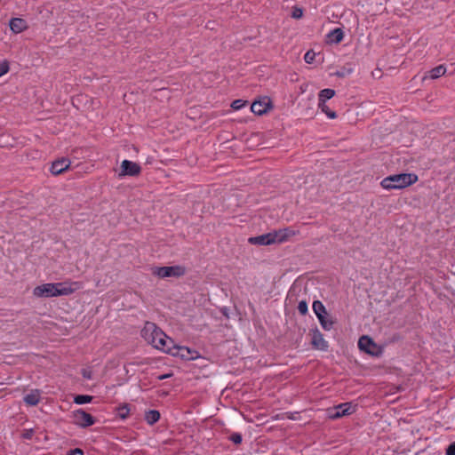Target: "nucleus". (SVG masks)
Listing matches in <instances>:
<instances>
[{"mask_svg": "<svg viewBox=\"0 0 455 455\" xmlns=\"http://www.w3.org/2000/svg\"><path fill=\"white\" fill-rule=\"evenodd\" d=\"M141 333L145 340L156 349L173 355L180 354L186 360H194L198 357L196 351H191L186 347H176L173 340L153 323L148 322Z\"/></svg>", "mask_w": 455, "mask_h": 455, "instance_id": "obj_1", "label": "nucleus"}, {"mask_svg": "<svg viewBox=\"0 0 455 455\" xmlns=\"http://www.w3.org/2000/svg\"><path fill=\"white\" fill-rule=\"evenodd\" d=\"M293 235L294 232L291 229L283 228L261 235L250 237L248 241L251 244L269 245L276 243H283Z\"/></svg>", "mask_w": 455, "mask_h": 455, "instance_id": "obj_2", "label": "nucleus"}, {"mask_svg": "<svg viewBox=\"0 0 455 455\" xmlns=\"http://www.w3.org/2000/svg\"><path fill=\"white\" fill-rule=\"evenodd\" d=\"M418 181V176L415 173H399L386 177L381 181L383 188L401 189L409 187Z\"/></svg>", "mask_w": 455, "mask_h": 455, "instance_id": "obj_3", "label": "nucleus"}, {"mask_svg": "<svg viewBox=\"0 0 455 455\" xmlns=\"http://www.w3.org/2000/svg\"><path fill=\"white\" fill-rule=\"evenodd\" d=\"M73 290L70 287L64 286L61 283H48L36 286L34 291V296L37 298H51L71 294Z\"/></svg>", "mask_w": 455, "mask_h": 455, "instance_id": "obj_4", "label": "nucleus"}, {"mask_svg": "<svg viewBox=\"0 0 455 455\" xmlns=\"http://www.w3.org/2000/svg\"><path fill=\"white\" fill-rule=\"evenodd\" d=\"M153 275L161 278L180 277L185 275L186 268L182 266L156 267L153 268Z\"/></svg>", "mask_w": 455, "mask_h": 455, "instance_id": "obj_5", "label": "nucleus"}, {"mask_svg": "<svg viewBox=\"0 0 455 455\" xmlns=\"http://www.w3.org/2000/svg\"><path fill=\"white\" fill-rule=\"evenodd\" d=\"M72 418L74 424L83 428L91 427L96 422L95 418L83 409L74 411Z\"/></svg>", "mask_w": 455, "mask_h": 455, "instance_id": "obj_6", "label": "nucleus"}, {"mask_svg": "<svg viewBox=\"0 0 455 455\" xmlns=\"http://www.w3.org/2000/svg\"><path fill=\"white\" fill-rule=\"evenodd\" d=\"M358 347L372 355H379L381 351L379 347L374 343L372 339L368 336H363L358 340Z\"/></svg>", "mask_w": 455, "mask_h": 455, "instance_id": "obj_7", "label": "nucleus"}, {"mask_svg": "<svg viewBox=\"0 0 455 455\" xmlns=\"http://www.w3.org/2000/svg\"><path fill=\"white\" fill-rule=\"evenodd\" d=\"M272 108L271 100L268 97H262L252 102L251 110L258 116L266 114Z\"/></svg>", "mask_w": 455, "mask_h": 455, "instance_id": "obj_8", "label": "nucleus"}, {"mask_svg": "<svg viewBox=\"0 0 455 455\" xmlns=\"http://www.w3.org/2000/svg\"><path fill=\"white\" fill-rule=\"evenodd\" d=\"M141 172V167L135 162L124 160L121 164V172L119 176H138Z\"/></svg>", "mask_w": 455, "mask_h": 455, "instance_id": "obj_9", "label": "nucleus"}, {"mask_svg": "<svg viewBox=\"0 0 455 455\" xmlns=\"http://www.w3.org/2000/svg\"><path fill=\"white\" fill-rule=\"evenodd\" d=\"M356 405L352 403H340L334 407L335 412L331 416V419H337L343 416L351 415L355 411Z\"/></svg>", "mask_w": 455, "mask_h": 455, "instance_id": "obj_10", "label": "nucleus"}, {"mask_svg": "<svg viewBox=\"0 0 455 455\" xmlns=\"http://www.w3.org/2000/svg\"><path fill=\"white\" fill-rule=\"evenodd\" d=\"M71 164V162L68 158L62 157L60 159H57L56 161L52 163L50 167V172L53 175H59L67 171Z\"/></svg>", "mask_w": 455, "mask_h": 455, "instance_id": "obj_11", "label": "nucleus"}, {"mask_svg": "<svg viewBox=\"0 0 455 455\" xmlns=\"http://www.w3.org/2000/svg\"><path fill=\"white\" fill-rule=\"evenodd\" d=\"M311 343L315 348L322 351H327L329 347L328 342L323 339V334L317 329L313 331Z\"/></svg>", "mask_w": 455, "mask_h": 455, "instance_id": "obj_12", "label": "nucleus"}, {"mask_svg": "<svg viewBox=\"0 0 455 455\" xmlns=\"http://www.w3.org/2000/svg\"><path fill=\"white\" fill-rule=\"evenodd\" d=\"M9 26L11 30L16 34L24 31L28 28L26 20L20 18H12L9 22Z\"/></svg>", "mask_w": 455, "mask_h": 455, "instance_id": "obj_13", "label": "nucleus"}, {"mask_svg": "<svg viewBox=\"0 0 455 455\" xmlns=\"http://www.w3.org/2000/svg\"><path fill=\"white\" fill-rule=\"evenodd\" d=\"M344 37V32L341 28H337L333 30L330 31L327 34V40L329 43L331 44H339L343 40Z\"/></svg>", "mask_w": 455, "mask_h": 455, "instance_id": "obj_14", "label": "nucleus"}, {"mask_svg": "<svg viewBox=\"0 0 455 455\" xmlns=\"http://www.w3.org/2000/svg\"><path fill=\"white\" fill-rule=\"evenodd\" d=\"M335 95V91L332 89H323L318 94V106L326 105V100L331 99Z\"/></svg>", "mask_w": 455, "mask_h": 455, "instance_id": "obj_15", "label": "nucleus"}, {"mask_svg": "<svg viewBox=\"0 0 455 455\" xmlns=\"http://www.w3.org/2000/svg\"><path fill=\"white\" fill-rule=\"evenodd\" d=\"M23 400L28 405L35 406L40 401V392L37 389L32 390L24 396Z\"/></svg>", "mask_w": 455, "mask_h": 455, "instance_id": "obj_16", "label": "nucleus"}, {"mask_svg": "<svg viewBox=\"0 0 455 455\" xmlns=\"http://www.w3.org/2000/svg\"><path fill=\"white\" fill-rule=\"evenodd\" d=\"M160 419V412L156 410H149L145 414V420L149 425H154Z\"/></svg>", "mask_w": 455, "mask_h": 455, "instance_id": "obj_17", "label": "nucleus"}, {"mask_svg": "<svg viewBox=\"0 0 455 455\" xmlns=\"http://www.w3.org/2000/svg\"><path fill=\"white\" fill-rule=\"evenodd\" d=\"M317 318L323 330L330 331L333 328L334 322L328 317V314L321 316L319 315Z\"/></svg>", "mask_w": 455, "mask_h": 455, "instance_id": "obj_18", "label": "nucleus"}, {"mask_svg": "<svg viewBox=\"0 0 455 455\" xmlns=\"http://www.w3.org/2000/svg\"><path fill=\"white\" fill-rule=\"evenodd\" d=\"M313 311L315 315L318 317L319 315H327L326 308L324 305L320 300H315L312 305Z\"/></svg>", "mask_w": 455, "mask_h": 455, "instance_id": "obj_19", "label": "nucleus"}, {"mask_svg": "<svg viewBox=\"0 0 455 455\" xmlns=\"http://www.w3.org/2000/svg\"><path fill=\"white\" fill-rule=\"evenodd\" d=\"M446 72V68L443 65H439L430 70V77L436 79L443 76Z\"/></svg>", "mask_w": 455, "mask_h": 455, "instance_id": "obj_20", "label": "nucleus"}, {"mask_svg": "<svg viewBox=\"0 0 455 455\" xmlns=\"http://www.w3.org/2000/svg\"><path fill=\"white\" fill-rule=\"evenodd\" d=\"M116 410H117V414H118L119 418H121L122 419H125L128 418V416L130 414L129 404L124 403V404L118 406Z\"/></svg>", "mask_w": 455, "mask_h": 455, "instance_id": "obj_21", "label": "nucleus"}, {"mask_svg": "<svg viewBox=\"0 0 455 455\" xmlns=\"http://www.w3.org/2000/svg\"><path fill=\"white\" fill-rule=\"evenodd\" d=\"M92 396L88 395H77L74 398V403L76 404H85L91 403Z\"/></svg>", "mask_w": 455, "mask_h": 455, "instance_id": "obj_22", "label": "nucleus"}, {"mask_svg": "<svg viewBox=\"0 0 455 455\" xmlns=\"http://www.w3.org/2000/svg\"><path fill=\"white\" fill-rule=\"evenodd\" d=\"M318 108L331 119H335L337 117V114L335 111H332L329 108L327 105L325 107L323 106H318Z\"/></svg>", "mask_w": 455, "mask_h": 455, "instance_id": "obj_23", "label": "nucleus"}, {"mask_svg": "<svg viewBox=\"0 0 455 455\" xmlns=\"http://www.w3.org/2000/svg\"><path fill=\"white\" fill-rule=\"evenodd\" d=\"M34 428L24 429L21 433V438L25 440H31L34 436Z\"/></svg>", "mask_w": 455, "mask_h": 455, "instance_id": "obj_24", "label": "nucleus"}, {"mask_svg": "<svg viewBox=\"0 0 455 455\" xmlns=\"http://www.w3.org/2000/svg\"><path fill=\"white\" fill-rule=\"evenodd\" d=\"M246 105V101L243 100H235L232 102L231 107L235 110H240Z\"/></svg>", "mask_w": 455, "mask_h": 455, "instance_id": "obj_25", "label": "nucleus"}, {"mask_svg": "<svg viewBox=\"0 0 455 455\" xmlns=\"http://www.w3.org/2000/svg\"><path fill=\"white\" fill-rule=\"evenodd\" d=\"M298 311L301 314V315H306L308 311V307H307V303L306 300H301L299 302V305H298Z\"/></svg>", "mask_w": 455, "mask_h": 455, "instance_id": "obj_26", "label": "nucleus"}, {"mask_svg": "<svg viewBox=\"0 0 455 455\" xmlns=\"http://www.w3.org/2000/svg\"><path fill=\"white\" fill-rule=\"evenodd\" d=\"M229 440L233 442L235 444H240L242 443L243 437L240 433H233L229 436Z\"/></svg>", "mask_w": 455, "mask_h": 455, "instance_id": "obj_27", "label": "nucleus"}, {"mask_svg": "<svg viewBox=\"0 0 455 455\" xmlns=\"http://www.w3.org/2000/svg\"><path fill=\"white\" fill-rule=\"evenodd\" d=\"M315 57V53L313 51H307L304 55V60L307 63L311 64V63H313Z\"/></svg>", "mask_w": 455, "mask_h": 455, "instance_id": "obj_28", "label": "nucleus"}, {"mask_svg": "<svg viewBox=\"0 0 455 455\" xmlns=\"http://www.w3.org/2000/svg\"><path fill=\"white\" fill-rule=\"evenodd\" d=\"M9 71V64L7 61H3L0 63V77L8 73Z\"/></svg>", "mask_w": 455, "mask_h": 455, "instance_id": "obj_29", "label": "nucleus"}, {"mask_svg": "<svg viewBox=\"0 0 455 455\" xmlns=\"http://www.w3.org/2000/svg\"><path fill=\"white\" fill-rule=\"evenodd\" d=\"M445 455H455V441L447 446Z\"/></svg>", "mask_w": 455, "mask_h": 455, "instance_id": "obj_30", "label": "nucleus"}, {"mask_svg": "<svg viewBox=\"0 0 455 455\" xmlns=\"http://www.w3.org/2000/svg\"><path fill=\"white\" fill-rule=\"evenodd\" d=\"M303 15L302 9L300 8H294L291 13V17L294 19H299Z\"/></svg>", "mask_w": 455, "mask_h": 455, "instance_id": "obj_31", "label": "nucleus"}, {"mask_svg": "<svg viewBox=\"0 0 455 455\" xmlns=\"http://www.w3.org/2000/svg\"><path fill=\"white\" fill-rule=\"evenodd\" d=\"M67 455H84V451L80 448H76L68 451Z\"/></svg>", "mask_w": 455, "mask_h": 455, "instance_id": "obj_32", "label": "nucleus"}, {"mask_svg": "<svg viewBox=\"0 0 455 455\" xmlns=\"http://www.w3.org/2000/svg\"><path fill=\"white\" fill-rule=\"evenodd\" d=\"M172 372H169V373H165V374H162V375H159L156 377V379L158 380H164V379H169L171 377H172Z\"/></svg>", "mask_w": 455, "mask_h": 455, "instance_id": "obj_33", "label": "nucleus"}, {"mask_svg": "<svg viewBox=\"0 0 455 455\" xmlns=\"http://www.w3.org/2000/svg\"><path fill=\"white\" fill-rule=\"evenodd\" d=\"M82 375L86 379H92V372L90 371L85 370V369H84L82 371Z\"/></svg>", "mask_w": 455, "mask_h": 455, "instance_id": "obj_34", "label": "nucleus"}, {"mask_svg": "<svg viewBox=\"0 0 455 455\" xmlns=\"http://www.w3.org/2000/svg\"><path fill=\"white\" fill-rule=\"evenodd\" d=\"M335 76L338 77H344L346 76V72L344 70H338L335 72Z\"/></svg>", "mask_w": 455, "mask_h": 455, "instance_id": "obj_35", "label": "nucleus"}]
</instances>
